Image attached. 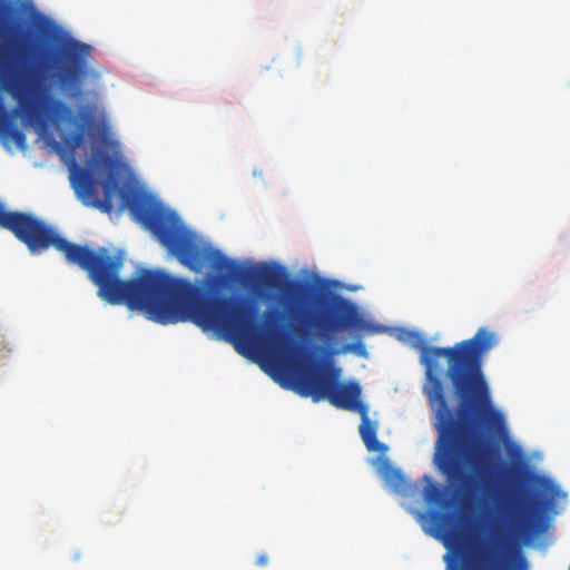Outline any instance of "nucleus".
Segmentation results:
<instances>
[{
	"instance_id": "f257e3e1",
	"label": "nucleus",
	"mask_w": 570,
	"mask_h": 570,
	"mask_svg": "<svg viewBox=\"0 0 570 570\" xmlns=\"http://www.w3.org/2000/svg\"><path fill=\"white\" fill-rule=\"evenodd\" d=\"M425 368L423 393L433 411L438 432L434 463L448 481L466 499L483 490L487 460L478 442L472 415L489 414L490 428L505 432V420L493 410L490 389L483 374V356L499 338L480 327L473 337L453 346H429L420 333L410 334Z\"/></svg>"
},
{
	"instance_id": "f03ea898",
	"label": "nucleus",
	"mask_w": 570,
	"mask_h": 570,
	"mask_svg": "<svg viewBox=\"0 0 570 570\" xmlns=\"http://www.w3.org/2000/svg\"><path fill=\"white\" fill-rule=\"evenodd\" d=\"M0 227L11 232L31 254L55 248L68 264L87 273L98 287V296L109 304H126L163 325L190 322L205 332H223L235 341V296L208 295L203 286L159 269H141L122 281L121 252L72 243L39 217L8 212L1 203Z\"/></svg>"
},
{
	"instance_id": "7ed1b4c3",
	"label": "nucleus",
	"mask_w": 570,
	"mask_h": 570,
	"mask_svg": "<svg viewBox=\"0 0 570 570\" xmlns=\"http://www.w3.org/2000/svg\"><path fill=\"white\" fill-rule=\"evenodd\" d=\"M51 65L46 58L27 63L22 48H19L17 63L0 75V88L18 101L22 114L45 132L51 124L57 129H72L61 135L63 147L75 153L83 142L86 135L96 138L95 105H82L75 114L65 101L46 94L43 82L48 79Z\"/></svg>"
},
{
	"instance_id": "20e7f679",
	"label": "nucleus",
	"mask_w": 570,
	"mask_h": 570,
	"mask_svg": "<svg viewBox=\"0 0 570 570\" xmlns=\"http://www.w3.org/2000/svg\"><path fill=\"white\" fill-rule=\"evenodd\" d=\"M121 206L148 229L178 261L191 271L210 265L213 269L236 275L240 267L217 249L204 247L194 233L187 229L179 216L166 208L151 195L132 188L119 189Z\"/></svg>"
},
{
	"instance_id": "39448f33",
	"label": "nucleus",
	"mask_w": 570,
	"mask_h": 570,
	"mask_svg": "<svg viewBox=\"0 0 570 570\" xmlns=\"http://www.w3.org/2000/svg\"><path fill=\"white\" fill-rule=\"evenodd\" d=\"M338 374L340 370L328 373L316 366L301 367L295 374L296 391L314 402L326 400L337 409L364 411L366 405L361 401V385L355 381L341 383Z\"/></svg>"
},
{
	"instance_id": "423d86ee",
	"label": "nucleus",
	"mask_w": 570,
	"mask_h": 570,
	"mask_svg": "<svg viewBox=\"0 0 570 570\" xmlns=\"http://www.w3.org/2000/svg\"><path fill=\"white\" fill-rule=\"evenodd\" d=\"M291 314L326 342H330L337 333L361 330L364 324L355 304L340 294H331L321 301L315 311L308 312L302 317H298L292 309Z\"/></svg>"
},
{
	"instance_id": "0eeeda50",
	"label": "nucleus",
	"mask_w": 570,
	"mask_h": 570,
	"mask_svg": "<svg viewBox=\"0 0 570 570\" xmlns=\"http://www.w3.org/2000/svg\"><path fill=\"white\" fill-rule=\"evenodd\" d=\"M70 181L83 205L98 208L104 213L110 214L114 209V195L117 189V183L114 179H106L101 183L104 198L98 197L97 181L94 174L86 168L72 164L70 168Z\"/></svg>"
},
{
	"instance_id": "6e6552de",
	"label": "nucleus",
	"mask_w": 570,
	"mask_h": 570,
	"mask_svg": "<svg viewBox=\"0 0 570 570\" xmlns=\"http://www.w3.org/2000/svg\"><path fill=\"white\" fill-rule=\"evenodd\" d=\"M416 518L421 522L423 530L444 541L454 539L455 532V514L442 512L440 510H430L425 513L416 512Z\"/></svg>"
},
{
	"instance_id": "1a4fd4ad",
	"label": "nucleus",
	"mask_w": 570,
	"mask_h": 570,
	"mask_svg": "<svg viewBox=\"0 0 570 570\" xmlns=\"http://www.w3.org/2000/svg\"><path fill=\"white\" fill-rule=\"evenodd\" d=\"M551 499H532L530 501H523L519 507L522 528L527 531H535L541 514L551 504Z\"/></svg>"
},
{
	"instance_id": "9d476101",
	"label": "nucleus",
	"mask_w": 570,
	"mask_h": 570,
	"mask_svg": "<svg viewBox=\"0 0 570 570\" xmlns=\"http://www.w3.org/2000/svg\"><path fill=\"white\" fill-rule=\"evenodd\" d=\"M357 413L361 415L360 435L366 449L370 452H385L387 446L379 442L376 436V424L370 420L367 406L364 407V411L361 410Z\"/></svg>"
},
{
	"instance_id": "9b49d317",
	"label": "nucleus",
	"mask_w": 570,
	"mask_h": 570,
	"mask_svg": "<svg viewBox=\"0 0 570 570\" xmlns=\"http://www.w3.org/2000/svg\"><path fill=\"white\" fill-rule=\"evenodd\" d=\"M381 476L385 484L394 492L404 493L407 490V482L399 469L385 462L381 468Z\"/></svg>"
},
{
	"instance_id": "f8f14e48",
	"label": "nucleus",
	"mask_w": 570,
	"mask_h": 570,
	"mask_svg": "<svg viewBox=\"0 0 570 570\" xmlns=\"http://www.w3.org/2000/svg\"><path fill=\"white\" fill-rule=\"evenodd\" d=\"M60 89L65 94H72L79 90V70L76 67L66 66L58 75Z\"/></svg>"
},
{
	"instance_id": "ddd939ff",
	"label": "nucleus",
	"mask_w": 570,
	"mask_h": 570,
	"mask_svg": "<svg viewBox=\"0 0 570 570\" xmlns=\"http://www.w3.org/2000/svg\"><path fill=\"white\" fill-rule=\"evenodd\" d=\"M424 479L428 481V485L423 492L424 501L438 508L445 507L446 500L444 490L439 484L434 483L430 476L425 475Z\"/></svg>"
},
{
	"instance_id": "4468645a",
	"label": "nucleus",
	"mask_w": 570,
	"mask_h": 570,
	"mask_svg": "<svg viewBox=\"0 0 570 570\" xmlns=\"http://www.w3.org/2000/svg\"><path fill=\"white\" fill-rule=\"evenodd\" d=\"M250 275L253 278L271 286L275 285L278 277L277 273L268 267L255 268L250 272Z\"/></svg>"
},
{
	"instance_id": "2eb2a0df",
	"label": "nucleus",
	"mask_w": 570,
	"mask_h": 570,
	"mask_svg": "<svg viewBox=\"0 0 570 570\" xmlns=\"http://www.w3.org/2000/svg\"><path fill=\"white\" fill-rule=\"evenodd\" d=\"M88 47L78 41H71L66 48V57L72 60L75 63H78L81 59V56L86 53Z\"/></svg>"
},
{
	"instance_id": "dca6fc26",
	"label": "nucleus",
	"mask_w": 570,
	"mask_h": 570,
	"mask_svg": "<svg viewBox=\"0 0 570 570\" xmlns=\"http://www.w3.org/2000/svg\"><path fill=\"white\" fill-rule=\"evenodd\" d=\"M306 289V285L303 282H292L288 286V292L292 296H299Z\"/></svg>"
},
{
	"instance_id": "f3484780",
	"label": "nucleus",
	"mask_w": 570,
	"mask_h": 570,
	"mask_svg": "<svg viewBox=\"0 0 570 570\" xmlns=\"http://www.w3.org/2000/svg\"><path fill=\"white\" fill-rule=\"evenodd\" d=\"M540 485L543 488L544 491L550 492L553 495V491L556 490V487L548 480H542L540 482Z\"/></svg>"
},
{
	"instance_id": "a211bd4d",
	"label": "nucleus",
	"mask_w": 570,
	"mask_h": 570,
	"mask_svg": "<svg viewBox=\"0 0 570 570\" xmlns=\"http://www.w3.org/2000/svg\"><path fill=\"white\" fill-rule=\"evenodd\" d=\"M268 563V557L263 553L261 556H258L257 560H256V564L259 566V567H264Z\"/></svg>"
},
{
	"instance_id": "6ab92c4d",
	"label": "nucleus",
	"mask_w": 570,
	"mask_h": 570,
	"mask_svg": "<svg viewBox=\"0 0 570 570\" xmlns=\"http://www.w3.org/2000/svg\"><path fill=\"white\" fill-rule=\"evenodd\" d=\"M275 315H276V313H275V312H273V311H271V309H268V311H266V312H265V316H266V317H268V316H275Z\"/></svg>"
},
{
	"instance_id": "aec40b11",
	"label": "nucleus",
	"mask_w": 570,
	"mask_h": 570,
	"mask_svg": "<svg viewBox=\"0 0 570 570\" xmlns=\"http://www.w3.org/2000/svg\"><path fill=\"white\" fill-rule=\"evenodd\" d=\"M520 564L522 566V570L525 569V560L523 558H520Z\"/></svg>"
},
{
	"instance_id": "412c9836",
	"label": "nucleus",
	"mask_w": 570,
	"mask_h": 570,
	"mask_svg": "<svg viewBox=\"0 0 570 570\" xmlns=\"http://www.w3.org/2000/svg\"><path fill=\"white\" fill-rule=\"evenodd\" d=\"M350 350H352V346H351V345H347V346L345 347V351H350Z\"/></svg>"
}]
</instances>
